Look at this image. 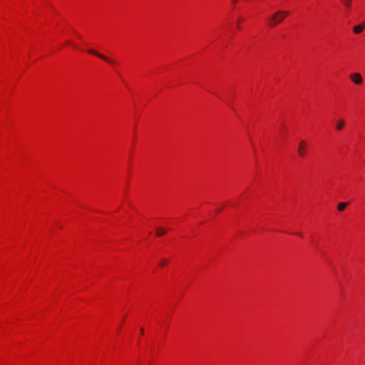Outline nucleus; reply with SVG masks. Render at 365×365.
Listing matches in <instances>:
<instances>
[{
	"label": "nucleus",
	"mask_w": 365,
	"mask_h": 365,
	"mask_svg": "<svg viewBox=\"0 0 365 365\" xmlns=\"http://www.w3.org/2000/svg\"><path fill=\"white\" fill-rule=\"evenodd\" d=\"M289 15V12L286 11H278L275 12L271 17L269 21V24L270 26L274 27L280 24L284 18Z\"/></svg>",
	"instance_id": "nucleus-1"
},
{
	"label": "nucleus",
	"mask_w": 365,
	"mask_h": 365,
	"mask_svg": "<svg viewBox=\"0 0 365 365\" xmlns=\"http://www.w3.org/2000/svg\"><path fill=\"white\" fill-rule=\"evenodd\" d=\"M307 143L304 140H301L298 147V154L300 157L304 158L306 155Z\"/></svg>",
	"instance_id": "nucleus-2"
},
{
	"label": "nucleus",
	"mask_w": 365,
	"mask_h": 365,
	"mask_svg": "<svg viewBox=\"0 0 365 365\" xmlns=\"http://www.w3.org/2000/svg\"><path fill=\"white\" fill-rule=\"evenodd\" d=\"M88 53H91V54H93V55L101 58V59L104 60L105 61H106V62H108V63H109L110 64H113L114 63V61L112 59L106 57V56H104V55H103V54H101L100 53L96 52V51H94L93 49H90L88 51Z\"/></svg>",
	"instance_id": "nucleus-3"
},
{
	"label": "nucleus",
	"mask_w": 365,
	"mask_h": 365,
	"mask_svg": "<svg viewBox=\"0 0 365 365\" xmlns=\"http://www.w3.org/2000/svg\"><path fill=\"white\" fill-rule=\"evenodd\" d=\"M350 79L356 84L359 85L362 83V76L359 73H354L349 76Z\"/></svg>",
	"instance_id": "nucleus-4"
},
{
	"label": "nucleus",
	"mask_w": 365,
	"mask_h": 365,
	"mask_svg": "<svg viewBox=\"0 0 365 365\" xmlns=\"http://www.w3.org/2000/svg\"><path fill=\"white\" fill-rule=\"evenodd\" d=\"M364 28H365V22L361 24L355 26L353 28V31L355 34H360L364 30Z\"/></svg>",
	"instance_id": "nucleus-5"
},
{
	"label": "nucleus",
	"mask_w": 365,
	"mask_h": 365,
	"mask_svg": "<svg viewBox=\"0 0 365 365\" xmlns=\"http://www.w3.org/2000/svg\"><path fill=\"white\" fill-rule=\"evenodd\" d=\"M345 125V121L343 119H339L336 125V128L338 130H341Z\"/></svg>",
	"instance_id": "nucleus-6"
},
{
	"label": "nucleus",
	"mask_w": 365,
	"mask_h": 365,
	"mask_svg": "<svg viewBox=\"0 0 365 365\" xmlns=\"http://www.w3.org/2000/svg\"><path fill=\"white\" fill-rule=\"evenodd\" d=\"M348 205H349L348 202H340L337 205V209H338L339 211H343Z\"/></svg>",
	"instance_id": "nucleus-7"
},
{
	"label": "nucleus",
	"mask_w": 365,
	"mask_h": 365,
	"mask_svg": "<svg viewBox=\"0 0 365 365\" xmlns=\"http://www.w3.org/2000/svg\"><path fill=\"white\" fill-rule=\"evenodd\" d=\"M165 233H166V230L163 227H160L156 232V235L161 236Z\"/></svg>",
	"instance_id": "nucleus-8"
},
{
	"label": "nucleus",
	"mask_w": 365,
	"mask_h": 365,
	"mask_svg": "<svg viewBox=\"0 0 365 365\" xmlns=\"http://www.w3.org/2000/svg\"><path fill=\"white\" fill-rule=\"evenodd\" d=\"M343 4L346 7L349 8L351 4V0H341Z\"/></svg>",
	"instance_id": "nucleus-9"
},
{
	"label": "nucleus",
	"mask_w": 365,
	"mask_h": 365,
	"mask_svg": "<svg viewBox=\"0 0 365 365\" xmlns=\"http://www.w3.org/2000/svg\"><path fill=\"white\" fill-rule=\"evenodd\" d=\"M167 263V261L165 259H162L160 262V264L161 266H163L164 264H165Z\"/></svg>",
	"instance_id": "nucleus-10"
},
{
	"label": "nucleus",
	"mask_w": 365,
	"mask_h": 365,
	"mask_svg": "<svg viewBox=\"0 0 365 365\" xmlns=\"http://www.w3.org/2000/svg\"><path fill=\"white\" fill-rule=\"evenodd\" d=\"M140 333L143 334L144 333V329L143 328L140 329Z\"/></svg>",
	"instance_id": "nucleus-11"
},
{
	"label": "nucleus",
	"mask_w": 365,
	"mask_h": 365,
	"mask_svg": "<svg viewBox=\"0 0 365 365\" xmlns=\"http://www.w3.org/2000/svg\"><path fill=\"white\" fill-rule=\"evenodd\" d=\"M295 234H296L297 235H298V236H300V237H302V233H295Z\"/></svg>",
	"instance_id": "nucleus-12"
},
{
	"label": "nucleus",
	"mask_w": 365,
	"mask_h": 365,
	"mask_svg": "<svg viewBox=\"0 0 365 365\" xmlns=\"http://www.w3.org/2000/svg\"><path fill=\"white\" fill-rule=\"evenodd\" d=\"M237 1V0H232L233 4H235Z\"/></svg>",
	"instance_id": "nucleus-13"
}]
</instances>
